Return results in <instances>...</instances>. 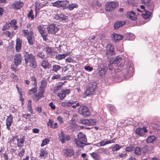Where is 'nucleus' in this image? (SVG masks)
Masks as SVG:
<instances>
[{"label":"nucleus","instance_id":"nucleus-1","mask_svg":"<svg viewBox=\"0 0 160 160\" xmlns=\"http://www.w3.org/2000/svg\"><path fill=\"white\" fill-rule=\"evenodd\" d=\"M108 67L109 70L112 72L113 71V72L109 75V79L116 82H120L122 80L123 78L122 76V74L119 73L120 69L116 64L111 61L108 64Z\"/></svg>","mask_w":160,"mask_h":160},{"label":"nucleus","instance_id":"nucleus-2","mask_svg":"<svg viewBox=\"0 0 160 160\" xmlns=\"http://www.w3.org/2000/svg\"><path fill=\"white\" fill-rule=\"evenodd\" d=\"M25 60L26 63L27 64L29 63L30 66L32 68H36L37 65L34 56L32 54L26 52L24 55Z\"/></svg>","mask_w":160,"mask_h":160},{"label":"nucleus","instance_id":"nucleus-3","mask_svg":"<svg viewBox=\"0 0 160 160\" xmlns=\"http://www.w3.org/2000/svg\"><path fill=\"white\" fill-rule=\"evenodd\" d=\"M23 32L24 35L27 36V38L29 43L31 45H32L34 43L35 40L33 33L31 31H29L28 29L24 30H23Z\"/></svg>","mask_w":160,"mask_h":160},{"label":"nucleus","instance_id":"nucleus-4","mask_svg":"<svg viewBox=\"0 0 160 160\" xmlns=\"http://www.w3.org/2000/svg\"><path fill=\"white\" fill-rule=\"evenodd\" d=\"M133 68L132 64L131 62H130V63L128 64L126 68V71L127 73L123 76L122 74V76L123 77V78L124 77V78H130V77L133 75Z\"/></svg>","mask_w":160,"mask_h":160},{"label":"nucleus","instance_id":"nucleus-5","mask_svg":"<svg viewBox=\"0 0 160 160\" xmlns=\"http://www.w3.org/2000/svg\"><path fill=\"white\" fill-rule=\"evenodd\" d=\"M106 56L108 58H112L114 56V48L111 44H108L106 48Z\"/></svg>","mask_w":160,"mask_h":160},{"label":"nucleus","instance_id":"nucleus-6","mask_svg":"<svg viewBox=\"0 0 160 160\" xmlns=\"http://www.w3.org/2000/svg\"><path fill=\"white\" fill-rule=\"evenodd\" d=\"M78 112L79 113L84 117H87L91 114V112L87 107L81 106Z\"/></svg>","mask_w":160,"mask_h":160},{"label":"nucleus","instance_id":"nucleus-7","mask_svg":"<svg viewBox=\"0 0 160 160\" xmlns=\"http://www.w3.org/2000/svg\"><path fill=\"white\" fill-rule=\"evenodd\" d=\"M61 28L59 25L55 24H51L47 27V30L49 33H55L58 31Z\"/></svg>","mask_w":160,"mask_h":160},{"label":"nucleus","instance_id":"nucleus-8","mask_svg":"<svg viewBox=\"0 0 160 160\" xmlns=\"http://www.w3.org/2000/svg\"><path fill=\"white\" fill-rule=\"evenodd\" d=\"M118 7L117 3L115 2H107L106 5V10L108 12L112 11Z\"/></svg>","mask_w":160,"mask_h":160},{"label":"nucleus","instance_id":"nucleus-9","mask_svg":"<svg viewBox=\"0 0 160 160\" xmlns=\"http://www.w3.org/2000/svg\"><path fill=\"white\" fill-rule=\"evenodd\" d=\"M13 123V117L12 115L10 114L7 118L6 120V129L8 130H10V127Z\"/></svg>","mask_w":160,"mask_h":160},{"label":"nucleus","instance_id":"nucleus-10","mask_svg":"<svg viewBox=\"0 0 160 160\" xmlns=\"http://www.w3.org/2000/svg\"><path fill=\"white\" fill-rule=\"evenodd\" d=\"M80 122L81 123L84 125L89 126L94 125L96 123L95 119H92L81 120Z\"/></svg>","mask_w":160,"mask_h":160},{"label":"nucleus","instance_id":"nucleus-11","mask_svg":"<svg viewBox=\"0 0 160 160\" xmlns=\"http://www.w3.org/2000/svg\"><path fill=\"white\" fill-rule=\"evenodd\" d=\"M113 62L116 64L118 67H122L125 64V61L119 57H117Z\"/></svg>","mask_w":160,"mask_h":160},{"label":"nucleus","instance_id":"nucleus-12","mask_svg":"<svg viewBox=\"0 0 160 160\" xmlns=\"http://www.w3.org/2000/svg\"><path fill=\"white\" fill-rule=\"evenodd\" d=\"M142 3L147 6L148 8L150 10H153L154 7V4L153 1L152 0H141Z\"/></svg>","mask_w":160,"mask_h":160},{"label":"nucleus","instance_id":"nucleus-13","mask_svg":"<svg viewBox=\"0 0 160 160\" xmlns=\"http://www.w3.org/2000/svg\"><path fill=\"white\" fill-rule=\"evenodd\" d=\"M23 5L24 3L23 2L18 0L13 2L12 6L13 8L18 10L20 9Z\"/></svg>","mask_w":160,"mask_h":160},{"label":"nucleus","instance_id":"nucleus-14","mask_svg":"<svg viewBox=\"0 0 160 160\" xmlns=\"http://www.w3.org/2000/svg\"><path fill=\"white\" fill-rule=\"evenodd\" d=\"M126 16L128 18L132 20H136L137 19L136 13L132 11L128 12Z\"/></svg>","mask_w":160,"mask_h":160},{"label":"nucleus","instance_id":"nucleus-15","mask_svg":"<svg viewBox=\"0 0 160 160\" xmlns=\"http://www.w3.org/2000/svg\"><path fill=\"white\" fill-rule=\"evenodd\" d=\"M38 29L42 37L43 40H46V33L45 32V28L43 26H39L38 27Z\"/></svg>","mask_w":160,"mask_h":160},{"label":"nucleus","instance_id":"nucleus-16","mask_svg":"<svg viewBox=\"0 0 160 160\" xmlns=\"http://www.w3.org/2000/svg\"><path fill=\"white\" fill-rule=\"evenodd\" d=\"M22 58L20 54H17L15 55L14 58V62L15 65L17 66L21 63Z\"/></svg>","mask_w":160,"mask_h":160},{"label":"nucleus","instance_id":"nucleus-17","mask_svg":"<svg viewBox=\"0 0 160 160\" xmlns=\"http://www.w3.org/2000/svg\"><path fill=\"white\" fill-rule=\"evenodd\" d=\"M45 50L48 56L50 57H53L55 56V52L53 48L47 46L45 48Z\"/></svg>","mask_w":160,"mask_h":160},{"label":"nucleus","instance_id":"nucleus-18","mask_svg":"<svg viewBox=\"0 0 160 160\" xmlns=\"http://www.w3.org/2000/svg\"><path fill=\"white\" fill-rule=\"evenodd\" d=\"M43 91H41L40 92L33 95L32 96V98L33 100L35 102L38 101L39 98L43 97Z\"/></svg>","mask_w":160,"mask_h":160},{"label":"nucleus","instance_id":"nucleus-19","mask_svg":"<svg viewBox=\"0 0 160 160\" xmlns=\"http://www.w3.org/2000/svg\"><path fill=\"white\" fill-rule=\"evenodd\" d=\"M77 102V101L70 100L66 102H62L61 103V105L63 107H70Z\"/></svg>","mask_w":160,"mask_h":160},{"label":"nucleus","instance_id":"nucleus-20","mask_svg":"<svg viewBox=\"0 0 160 160\" xmlns=\"http://www.w3.org/2000/svg\"><path fill=\"white\" fill-rule=\"evenodd\" d=\"M63 152V154L66 157H71L74 154L73 150L71 149H65Z\"/></svg>","mask_w":160,"mask_h":160},{"label":"nucleus","instance_id":"nucleus-21","mask_svg":"<svg viewBox=\"0 0 160 160\" xmlns=\"http://www.w3.org/2000/svg\"><path fill=\"white\" fill-rule=\"evenodd\" d=\"M17 145L18 147L20 148H21L24 146V143L25 141V138L24 136H22L20 138H17Z\"/></svg>","mask_w":160,"mask_h":160},{"label":"nucleus","instance_id":"nucleus-22","mask_svg":"<svg viewBox=\"0 0 160 160\" xmlns=\"http://www.w3.org/2000/svg\"><path fill=\"white\" fill-rule=\"evenodd\" d=\"M48 152L46 149L45 148H42L40 149L39 157L41 158L45 159L48 156Z\"/></svg>","mask_w":160,"mask_h":160},{"label":"nucleus","instance_id":"nucleus-23","mask_svg":"<svg viewBox=\"0 0 160 160\" xmlns=\"http://www.w3.org/2000/svg\"><path fill=\"white\" fill-rule=\"evenodd\" d=\"M142 17L144 19H149L152 15V13L145 10L142 11L141 14Z\"/></svg>","mask_w":160,"mask_h":160},{"label":"nucleus","instance_id":"nucleus-24","mask_svg":"<svg viewBox=\"0 0 160 160\" xmlns=\"http://www.w3.org/2000/svg\"><path fill=\"white\" fill-rule=\"evenodd\" d=\"M47 125L52 128H56L58 127L57 123H54L53 120L50 119H49V121L47 122Z\"/></svg>","mask_w":160,"mask_h":160},{"label":"nucleus","instance_id":"nucleus-25","mask_svg":"<svg viewBox=\"0 0 160 160\" xmlns=\"http://www.w3.org/2000/svg\"><path fill=\"white\" fill-rule=\"evenodd\" d=\"M96 87V83L93 82L88 84L87 87V90H95Z\"/></svg>","mask_w":160,"mask_h":160},{"label":"nucleus","instance_id":"nucleus-26","mask_svg":"<svg viewBox=\"0 0 160 160\" xmlns=\"http://www.w3.org/2000/svg\"><path fill=\"white\" fill-rule=\"evenodd\" d=\"M30 82L31 85L33 86L34 88L30 90H37V88H36L37 85V80L36 78L34 77H32L31 78Z\"/></svg>","mask_w":160,"mask_h":160},{"label":"nucleus","instance_id":"nucleus-27","mask_svg":"<svg viewBox=\"0 0 160 160\" xmlns=\"http://www.w3.org/2000/svg\"><path fill=\"white\" fill-rule=\"evenodd\" d=\"M123 36L117 33H114L113 35L112 38L115 41H119L123 39Z\"/></svg>","mask_w":160,"mask_h":160},{"label":"nucleus","instance_id":"nucleus-28","mask_svg":"<svg viewBox=\"0 0 160 160\" xmlns=\"http://www.w3.org/2000/svg\"><path fill=\"white\" fill-rule=\"evenodd\" d=\"M69 53H65L62 54H58L55 56V58L58 60H60L65 58V57L69 55Z\"/></svg>","mask_w":160,"mask_h":160},{"label":"nucleus","instance_id":"nucleus-29","mask_svg":"<svg viewBox=\"0 0 160 160\" xmlns=\"http://www.w3.org/2000/svg\"><path fill=\"white\" fill-rule=\"evenodd\" d=\"M47 81L44 79L43 78L41 80L40 87V90H45L47 85Z\"/></svg>","mask_w":160,"mask_h":160},{"label":"nucleus","instance_id":"nucleus-30","mask_svg":"<svg viewBox=\"0 0 160 160\" xmlns=\"http://www.w3.org/2000/svg\"><path fill=\"white\" fill-rule=\"evenodd\" d=\"M55 18L60 21H66L68 19V17L65 15L61 14L60 15H57L55 16Z\"/></svg>","mask_w":160,"mask_h":160},{"label":"nucleus","instance_id":"nucleus-31","mask_svg":"<svg viewBox=\"0 0 160 160\" xmlns=\"http://www.w3.org/2000/svg\"><path fill=\"white\" fill-rule=\"evenodd\" d=\"M78 139L80 141L86 142L87 138L86 136L82 133L80 132L78 135Z\"/></svg>","mask_w":160,"mask_h":160},{"label":"nucleus","instance_id":"nucleus-32","mask_svg":"<svg viewBox=\"0 0 160 160\" xmlns=\"http://www.w3.org/2000/svg\"><path fill=\"white\" fill-rule=\"evenodd\" d=\"M90 155L95 160H98L101 158V156L100 154L97 152H92L90 153Z\"/></svg>","mask_w":160,"mask_h":160},{"label":"nucleus","instance_id":"nucleus-33","mask_svg":"<svg viewBox=\"0 0 160 160\" xmlns=\"http://www.w3.org/2000/svg\"><path fill=\"white\" fill-rule=\"evenodd\" d=\"M125 22L124 21H118L114 24V28L115 29H118L120 27L125 24Z\"/></svg>","mask_w":160,"mask_h":160},{"label":"nucleus","instance_id":"nucleus-34","mask_svg":"<svg viewBox=\"0 0 160 160\" xmlns=\"http://www.w3.org/2000/svg\"><path fill=\"white\" fill-rule=\"evenodd\" d=\"M94 92V91H85L83 94L82 97L83 98H86L87 96H90L92 95Z\"/></svg>","mask_w":160,"mask_h":160},{"label":"nucleus","instance_id":"nucleus-35","mask_svg":"<svg viewBox=\"0 0 160 160\" xmlns=\"http://www.w3.org/2000/svg\"><path fill=\"white\" fill-rule=\"evenodd\" d=\"M156 139V138L154 136H150L147 139V142L148 143H153Z\"/></svg>","mask_w":160,"mask_h":160},{"label":"nucleus","instance_id":"nucleus-36","mask_svg":"<svg viewBox=\"0 0 160 160\" xmlns=\"http://www.w3.org/2000/svg\"><path fill=\"white\" fill-rule=\"evenodd\" d=\"M135 132L139 136H143L144 135V133L143 132V130L140 128L136 129Z\"/></svg>","mask_w":160,"mask_h":160},{"label":"nucleus","instance_id":"nucleus-37","mask_svg":"<svg viewBox=\"0 0 160 160\" xmlns=\"http://www.w3.org/2000/svg\"><path fill=\"white\" fill-rule=\"evenodd\" d=\"M21 48V42L19 38L17 39L16 48L18 52H19Z\"/></svg>","mask_w":160,"mask_h":160},{"label":"nucleus","instance_id":"nucleus-38","mask_svg":"<svg viewBox=\"0 0 160 160\" xmlns=\"http://www.w3.org/2000/svg\"><path fill=\"white\" fill-rule=\"evenodd\" d=\"M66 96V92L63 91H61L60 92L58 93V96L59 98L61 100H62Z\"/></svg>","mask_w":160,"mask_h":160},{"label":"nucleus","instance_id":"nucleus-39","mask_svg":"<svg viewBox=\"0 0 160 160\" xmlns=\"http://www.w3.org/2000/svg\"><path fill=\"white\" fill-rule=\"evenodd\" d=\"M108 141H106V140H104L101 141V142L97 144L98 147L103 146L106 145L109 143Z\"/></svg>","mask_w":160,"mask_h":160},{"label":"nucleus","instance_id":"nucleus-40","mask_svg":"<svg viewBox=\"0 0 160 160\" xmlns=\"http://www.w3.org/2000/svg\"><path fill=\"white\" fill-rule=\"evenodd\" d=\"M74 142L77 146L80 147H83L86 144L81 141H78L75 139H74Z\"/></svg>","mask_w":160,"mask_h":160},{"label":"nucleus","instance_id":"nucleus-41","mask_svg":"<svg viewBox=\"0 0 160 160\" xmlns=\"http://www.w3.org/2000/svg\"><path fill=\"white\" fill-rule=\"evenodd\" d=\"M42 66L44 69H46L49 68V64L47 61L43 60L42 62Z\"/></svg>","mask_w":160,"mask_h":160},{"label":"nucleus","instance_id":"nucleus-42","mask_svg":"<svg viewBox=\"0 0 160 160\" xmlns=\"http://www.w3.org/2000/svg\"><path fill=\"white\" fill-rule=\"evenodd\" d=\"M121 148V147L118 144H116L113 146L112 147V150L113 152H116L119 150Z\"/></svg>","mask_w":160,"mask_h":160},{"label":"nucleus","instance_id":"nucleus-43","mask_svg":"<svg viewBox=\"0 0 160 160\" xmlns=\"http://www.w3.org/2000/svg\"><path fill=\"white\" fill-rule=\"evenodd\" d=\"M52 68V70L54 72H57L61 68V67L58 65H53Z\"/></svg>","mask_w":160,"mask_h":160},{"label":"nucleus","instance_id":"nucleus-44","mask_svg":"<svg viewBox=\"0 0 160 160\" xmlns=\"http://www.w3.org/2000/svg\"><path fill=\"white\" fill-rule=\"evenodd\" d=\"M35 4V11L36 13L37 11L39 10L40 8V3L39 1H37L36 2Z\"/></svg>","mask_w":160,"mask_h":160},{"label":"nucleus","instance_id":"nucleus-45","mask_svg":"<svg viewBox=\"0 0 160 160\" xmlns=\"http://www.w3.org/2000/svg\"><path fill=\"white\" fill-rule=\"evenodd\" d=\"M77 5L76 3H71L69 4L67 6V8L69 10H72L74 8H77Z\"/></svg>","mask_w":160,"mask_h":160},{"label":"nucleus","instance_id":"nucleus-46","mask_svg":"<svg viewBox=\"0 0 160 160\" xmlns=\"http://www.w3.org/2000/svg\"><path fill=\"white\" fill-rule=\"evenodd\" d=\"M17 21L16 20L13 19L11 21L10 23H9L10 24V26L15 27V29H16L18 28V26L16 25Z\"/></svg>","mask_w":160,"mask_h":160},{"label":"nucleus","instance_id":"nucleus-47","mask_svg":"<svg viewBox=\"0 0 160 160\" xmlns=\"http://www.w3.org/2000/svg\"><path fill=\"white\" fill-rule=\"evenodd\" d=\"M127 39L129 40H132L135 38L134 35L132 33L127 34Z\"/></svg>","mask_w":160,"mask_h":160},{"label":"nucleus","instance_id":"nucleus-48","mask_svg":"<svg viewBox=\"0 0 160 160\" xmlns=\"http://www.w3.org/2000/svg\"><path fill=\"white\" fill-rule=\"evenodd\" d=\"M142 153L141 148L136 147L134 151V153L136 155H140Z\"/></svg>","mask_w":160,"mask_h":160},{"label":"nucleus","instance_id":"nucleus-49","mask_svg":"<svg viewBox=\"0 0 160 160\" xmlns=\"http://www.w3.org/2000/svg\"><path fill=\"white\" fill-rule=\"evenodd\" d=\"M50 141L49 139L45 138L42 141V142L41 144V146L43 147L45 145L47 144Z\"/></svg>","mask_w":160,"mask_h":160},{"label":"nucleus","instance_id":"nucleus-50","mask_svg":"<svg viewBox=\"0 0 160 160\" xmlns=\"http://www.w3.org/2000/svg\"><path fill=\"white\" fill-rule=\"evenodd\" d=\"M61 142L62 143H64L66 141V136L65 134L62 132L61 133Z\"/></svg>","mask_w":160,"mask_h":160},{"label":"nucleus","instance_id":"nucleus-51","mask_svg":"<svg viewBox=\"0 0 160 160\" xmlns=\"http://www.w3.org/2000/svg\"><path fill=\"white\" fill-rule=\"evenodd\" d=\"M60 1H58L54 2H52L51 4L53 6L56 7L58 8L60 7Z\"/></svg>","mask_w":160,"mask_h":160},{"label":"nucleus","instance_id":"nucleus-52","mask_svg":"<svg viewBox=\"0 0 160 160\" xmlns=\"http://www.w3.org/2000/svg\"><path fill=\"white\" fill-rule=\"evenodd\" d=\"M149 147L148 146H145L141 148L142 153H145L148 152Z\"/></svg>","mask_w":160,"mask_h":160},{"label":"nucleus","instance_id":"nucleus-53","mask_svg":"<svg viewBox=\"0 0 160 160\" xmlns=\"http://www.w3.org/2000/svg\"><path fill=\"white\" fill-rule=\"evenodd\" d=\"M106 71L104 70V69H102V68H99V69L98 73L100 76H103L104 75Z\"/></svg>","mask_w":160,"mask_h":160},{"label":"nucleus","instance_id":"nucleus-54","mask_svg":"<svg viewBox=\"0 0 160 160\" xmlns=\"http://www.w3.org/2000/svg\"><path fill=\"white\" fill-rule=\"evenodd\" d=\"M18 93L19 94V100L22 102V103H23V102L24 101V99L22 98V95L23 94V92L22 91H18Z\"/></svg>","mask_w":160,"mask_h":160},{"label":"nucleus","instance_id":"nucleus-55","mask_svg":"<svg viewBox=\"0 0 160 160\" xmlns=\"http://www.w3.org/2000/svg\"><path fill=\"white\" fill-rule=\"evenodd\" d=\"M25 152V149L24 148H22V150L20 151L18 153V156L21 158L22 157L24 154Z\"/></svg>","mask_w":160,"mask_h":160},{"label":"nucleus","instance_id":"nucleus-56","mask_svg":"<svg viewBox=\"0 0 160 160\" xmlns=\"http://www.w3.org/2000/svg\"><path fill=\"white\" fill-rule=\"evenodd\" d=\"M10 76L11 78L13 79V80L15 81H17L18 79V77L16 75L14 74V73H12L11 74Z\"/></svg>","mask_w":160,"mask_h":160},{"label":"nucleus","instance_id":"nucleus-57","mask_svg":"<svg viewBox=\"0 0 160 160\" xmlns=\"http://www.w3.org/2000/svg\"><path fill=\"white\" fill-rule=\"evenodd\" d=\"M57 119L59 123L60 124H62L64 123V120L63 118L60 116H58L57 118Z\"/></svg>","mask_w":160,"mask_h":160},{"label":"nucleus","instance_id":"nucleus-58","mask_svg":"<svg viewBox=\"0 0 160 160\" xmlns=\"http://www.w3.org/2000/svg\"><path fill=\"white\" fill-rule=\"evenodd\" d=\"M74 61V59L70 57H68L65 60L66 62L69 63L72 62Z\"/></svg>","mask_w":160,"mask_h":160},{"label":"nucleus","instance_id":"nucleus-59","mask_svg":"<svg viewBox=\"0 0 160 160\" xmlns=\"http://www.w3.org/2000/svg\"><path fill=\"white\" fill-rule=\"evenodd\" d=\"M37 55L38 57L42 59H44L45 58L44 54V53L42 52H38Z\"/></svg>","mask_w":160,"mask_h":160},{"label":"nucleus","instance_id":"nucleus-60","mask_svg":"<svg viewBox=\"0 0 160 160\" xmlns=\"http://www.w3.org/2000/svg\"><path fill=\"white\" fill-rule=\"evenodd\" d=\"M60 7H64L68 3V2L66 1H60Z\"/></svg>","mask_w":160,"mask_h":160},{"label":"nucleus","instance_id":"nucleus-61","mask_svg":"<svg viewBox=\"0 0 160 160\" xmlns=\"http://www.w3.org/2000/svg\"><path fill=\"white\" fill-rule=\"evenodd\" d=\"M10 25V24L9 23H6L5 25L3 26L2 30L3 31L6 30L9 28Z\"/></svg>","mask_w":160,"mask_h":160},{"label":"nucleus","instance_id":"nucleus-62","mask_svg":"<svg viewBox=\"0 0 160 160\" xmlns=\"http://www.w3.org/2000/svg\"><path fill=\"white\" fill-rule=\"evenodd\" d=\"M31 115L30 114H22V116L26 118V119H30L31 118Z\"/></svg>","mask_w":160,"mask_h":160},{"label":"nucleus","instance_id":"nucleus-63","mask_svg":"<svg viewBox=\"0 0 160 160\" xmlns=\"http://www.w3.org/2000/svg\"><path fill=\"white\" fill-rule=\"evenodd\" d=\"M61 76L60 74H56L52 76V79H61Z\"/></svg>","mask_w":160,"mask_h":160},{"label":"nucleus","instance_id":"nucleus-64","mask_svg":"<svg viewBox=\"0 0 160 160\" xmlns=\"http://www.w3.org/2000/svg\"><path fill=\"white\" fill-rule=\"evenodd\" d=\"M100 68L102 69H104V70L107 71V65L106 64H103L101 65Z\"/></svg>","mask_w":160,"mask_h":160}]
</instances>
